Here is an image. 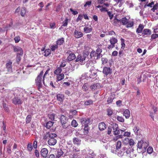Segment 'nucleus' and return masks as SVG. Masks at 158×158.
I'll return each mask as SVG.
<instances>
[{
	"mask_svg": "<svg viewBox=\"0 0 158 158\" xmlns=\"http://www.w3.org/2000/svg\"><path fill=\"white\" fill-rule=\"evenodd\" d=\"M107 115L109 116H110L112 114L113 110L111 109H108L107 110Z\"/></svg>",
	"mask_w": 158,
	"mask_h": 158,
	"instance_id": "nucleus-45",
	"label": "nucleus"
},
{
	"mask_svg": "<svg viewBox=\"0 0 158 158\" xmlns=\"http://www.w3.org/2000/svg\"><path fill=\"white\" fill-rule=\"evenodd\" d=\"M73 152H78L80 151V149L79 148L75 147H73Z\"/></svg>",
	"mask_w": 158,
	"mask_h": 158,
	"instance_id": "nucleus-58",
	"label": "nucleus"
},
{
	"mask_svg": "<svg viewBox=\"0 0 158 158\" xmlns=\"http://www.w3.org/2000/svg\"><path fill=\"white\" fill-rule=\"evenodd\" d=\"M84 31L85 33H89L92 31V28L91 26H85L84 28Z\"/></svg>",
	"mask_w": 158,
	"mask_h": 158,
	"instance_id": "nucleus-20",
	"label": "nucleus"
},
{
	"mask_svg": "<svg viewBox=\"0 0 158 158\" xmlns=\"http://www.w3.org/2000/svg\"><path fill=\"white\" fill-rule=\"evenodd\" d=\"M68 128H67L66 129H67L65 130L66 132H67L66 135H67L71 136L72 133V130L71 129H69Z\"/></svg>",
	"mask_w": 158,
	"mask_h": 158,
	"instance_id": "nucleus-38",
	"label": "nucleus"
},
{
	"mask_svg": "<svg viewBox=\"0 0 158 158\" xmlns=\"http://www.w3.org/2000/svg\"><path fill=\"white\" fill-rule=\"evenodd\" d=\"M71 125L74 127H76L78 125L77 121L75 120H73L71 123Z\"/></svg>",
	"mask_w": 158,
	"mask_h": 158,
	"instance_id": "nucleus-37",
	"label": "nucleus"
},
{
	"mask_svg": "<svg viewBox=\"0 0 158 158\" xmlns=\"http://www.w3.org/2000/svg\"><path fill=\"white\" fill-rule=\"evenodd\" d=\"M57 99L59 101L62 102L64 100V96L62 94H58L57 96Z\"/></svg>",
	"mask_w": 158,
	"mask_h": 158,
	"instance_id": "nucleus-29",
	"label": "nucleus"
},
{
	"mask_svg": "<svg viewBox=\"0 0 158 158\" xmlns=\"http://www.w3.org/2000/svg\"><path fill=\"white\" fill-rule=\"evenodd\" d=\"M129 139L127 137H126L125 138L123 139V143L126 144H128L129 142Z\"/></svg>",
	"mask_w": 158,
	"mask_h": 158,
	"instance_id": "nucleus-48",
	"label": "nucleus"
},
{
	"mask_svg": "<svg viewBox=\"0 0 158 158\" xmlns=\"http://www.w3.org/2000/svg\"><path fill=\"white\" fill-rule=\"evenodd\" d=\"M117 119L118 121L121 122H123L124 121V119L122 117L118 116Z\"/></svg>",
	"mask_w": 158,
	"mask_h": 158,
	"instance_id": "nucleus-53",
	"label": "nucleus"
},
{
	"mask_svg": "<svg viewBox=\"0 0 158 158\" xmlns=\"http://www.w3.org/2000/svg\"><path fill=\"white\" fill-rule=\"evenodd\" d=\"M103 73L106 75H107L111 73V69L110 68L105 67L103 69Z\"/></svg>",
	"mask_w": 158,
	"mask_h": 158,
	"instance_id": "nucleus-15",
	"label": "nucleus"
},
{
	"mask_svg": "<svg viewBox=\"0 0 158 158\" xmlns=\"http://www.w3.org/2000/svg\"><path fill=\"white\" fill-rule=\"evenodd\" d=\"M12 102L15 105H20L22 104L23 102L19 97H15L12 99Z\"/></svg>",
	"mask_w": 158,
	"mask_h": 158,
	"instance_id": "nucleus-11",
	"label": "nucleus"
},
{
	"mask_svg": "<svg viewBox=\"0 0 158 158\" xmlns=\"http://www.w3.org/2000/svg\"><path fill=\"white\" fill-rule=\"evenodd\" d=\"M102 64L103 65L106 64L108 62L107 59L105 58H102L101 59Z\"/></svg>",
	"mask_w": 158,
	"mask_h": 158,
	"instance_id": "nucleus-47",
	"label": "nucleus"
},
{
	"mask_svg": "<svg viewBox=\"0 0 158 158\" xmlns=\"http://www.w3.org/2000/svg\"><path fill=\"white\" fill-rule=\"evenodd\" d=\"M106 127V125L104 122H101L98 125V128L100 130L103 131L105 130Z\"/></svg>",
	"mask_w": 158,
	"mask_h": 158,
	"instance_id": "nucleus-18",
	"label": "nucleus"
},
{
	"mask_svg": "<svg viewBox=\"0 0 158 158\" xmlns=\"http://www.w3.org/2000/svg\"><path fill=\"white\" fill-rule=\"evenodd\" d=\"M88 87L87 86V85L86 84H85L82 87V89L84 91H86L88 89Z\"/></svg>",
	"mask_w": 158,
	"mask_h": 158,
	"instance_id": "nucleus-44",
	"label": "nucleus"
},
{
	"mask_svg": "<svg viewBox=\"0 0 158 158\" xmlns=\"http://www.w3.org/2000/svg\"><path fill=\"white\" fill-rule=\"evenodd\" d=\"M73 142L74 144L80 145L81 144V140L77 137H74L73 139Z\"/></svg>",
	"mask_w": 158,
	"mask_h": 158,
	"instance_id": "nucleus-19",
	"label": "nucleus"
},
{
	"mask_svg": "<svg viewBox=\"0 0 158 158\" xmlns=\"http://www.w3.org/2000/svg\"><path fill=\"white\" fill-rule=\"evenodd\" d=\"M49 132H46L43 135V139H46L49 137Z\"/></svg>",
	"mask_w": 158,
	"mask_h": 158,
	"instance_id": "nucleus-59",
	"label": "nucleus"
},
{
	"mask_svg": "<svg viewBox=\"0 0 158 158\" xmlns=\"http://www.w3.org/2000/svg\"><path fill=\"white\" fill-rule=\"evenodd\" d=\"M57 75L56 77L57 81H60L64 78V74L63 73H61Z\"/></svg>",
	"mask_w": 158,
	"mask_h": 158,
	"instance_id": "nucleus-27",
	"label": "nucleus"
},
{
	"mask_svg": "<svg viewBox=\"0 0 158 158\" xmlns=\"http://www.w3.org/2000/svg\"><path fill=\"white\" fill-rule=\"evenodd\" d=\"M158 8V3H156L154 5L153 8L152 9V10L154 11L155 10H156Z\"/></svg>",
	"mask_w": 158,
	"mask_h": 158,
	"instance_id": "nucleus-64",
	"label": "nucleus"
},
{
	"mask_svg": "<svg viewBox=\"0 0 158 158\" xmlns=\"http://www.w3.org/2000/svg\"><path fill=\"white\" fill-rule=\"evenodd\" d=\"M48 153V150L46 148H43L41 149L40 151L41 155L44 158H46L47 157Z\"/></svg>",
	"mask_w": 158,
	"mask_h": 158,
	"instance_id": "nucleus-13",
	"label": "nucleus"
},
{
	"mask_svg": "<svg viewBox=\"0 0 158 158\" xmlns=\"http://www.w3.org/2000/svg\"><path fill=\"white\" fill-rule=\"evenodd\" d=\"M88 60L89 58L87 55L86 54H84L78 55L75 60V61L84 64L85 62L88 61Z\"/></svg>",
	"mask_w": 158,
	"mask_h": 158,
	"instance_id": "nucleus-1",
	"label": "nucleus"
},
{
	"mask_svg": "<svg viewBox=\"0 0 158 158\" xmlns=\"http://www.w3.org/2000/svg\"><path fill=\"white\" fill-rule=\"evenodd\" d=\"M43 74V72L42 71L40 72V74L37 77V78L35 79V83L37 86L38 87V89H39L42 86V80Z\"/></svg>",
	"mask_w": 158,
	"mask_h": 158,
	"instance_id": "nucleus-4",
	"label": "nucleus"
},
{
	"mask_svg": "<svg viewBox=\"0 0 158 158\" xmlns=\"http://www.w3.org/2000/svg\"><path fill=\"white\" fill-rule=\"evenodd\" d=\"M26 13V9L24 7L22 8L21 11V15L22 16H24Z\"/></svg>",
	"mask_w": 158,
	"mask_h": 158,
	"instance_id": "nucleus-40",
	"label": "nucleus"
},
{
	"mask_svg": "<svg viewBox=\"0 0 158 158\" xmlns=\"http://www.w3.org/2000/svg\"><path fill=\"white\" fill-rule=\"evenodd\" d=\"M64 38H61L58 40L56 42L57 45H60L62 44L64 42Z\"/></svg>",
	"mask_w": 158,
	"mask_h": 158,
	"instance_id": "nucleus-35",
	"label": "nucleus"
},
{
	"mask_svg": "<svg viewBox=\"0 0 158 158\" xmlns=\"http://www.w3.org/2000/svg\"><path fill=\"white\" fill-rule=\"evenodd\" d=\"M120 40H121V45L122 46L121 48L122 49H124L125 48V44L124 43L125 40L123 38H121L120 39Z\"/></svg>",
	"mask_w": 158,
	"mask_h": 158,
	"instance_id": "nucleus-36",
	"label": "nucleus"
},
{
	"mask_svg": "<svg viewBox=\"0 0 158 158\" xmlns=\"http://www.w3.org/2000/svg\"><path fill=\"white\" fill-rule=\"evenodd\" d=\"M110 42L111 44L115 45V44L118 42V40L115 37H112L110 40Z\"/></svg>",
	"mask_w": 158,
	"mask_h": 158,
	"instance_id": "nucleus-25",
	"label": "nucleus"
},
{
	"mask_svg": "<svg viewBox=\"0 0 158 158\" xmlns=\"http://www.w3.org/2000/svg\"><path fill=\"white\" fill-rule=\"evenodd\" d=\"M153 152V148L152 147H149L147 150V152L150 154L152 153Z\"/></svg>",
	"mask_w": 158,
	"mask_h": 158,
	"instance_id": "nucleus-56",
	"label": "nucleus"
},
{
	"mask_svg": "<svg viewBox=\"0 0 158 158\" xmlns=\"http://www.w3.org/2000/svg\"><path fill=\"white\" fill-rule=\"evenodd\" d=\"M76 58V56L73 53H71L67 57V59L69 61H72L74 59H75Z\"/></svg>",
	"mask_w": 158,
	"mask_h": 158,
	"instance_id": "nucleus-21",
	"label": "nucleus"
},
{
	"mask_svg": "<svg viewBox=\"0 0 158 158\" xmlns=\"http://www.w3.org/2000/svg\"><path fill=\"white\" fill-rule=\"evenodd\" d=\"M93 101L91 100H89L85 102L84 104L86 106L93 104Z\"/></svg>",
	"mask_w": 158,
	"mask_h": 158,
	"instance_id": "nucleus-46",
	"label": "nucleus"
},
{
	"mask_svg": "<svg viewBox=\"0 0 158 158\" xmlns=\"http://www.w3.org/2000/svg\"><path fill=\"white\" fill-rule=\"evenodd\" d=\"M12 62L9 61L6 64V68L7 71L9 73H11L12 72Z\"/></svg>",
	"mask_w": 158,
	"mask_h": 158,
	"instance_id": "nucleus-14",
	"label": "nucleus"
},
{
	"mask_svg": "<svg viewBox=\"0 0 158 158\" xmlns=\"http://www.w3.org/2000/svg\"><path fill=\"white\" fill-rule=\"evenodd\" d=\"M151 33V30L148 29H144L143 31V34L144 35H150Z\"/></svg>",
	"mask_w": 158,
	"mask_h": 158,
	"instance_id": "nucleus-26",
	"label": "nucleus"
},
{
	"mask_svg": "<svg viewBox=\"0 0 158 158\" xmlns=\"http://www.w3.org/2000/svg\"><path fill=\"white\" fill-rule=\"evenodd\" d=\"M68 19H66L63 22V24L62 26L64 27L67 26L68 24Z\"/></svg>",
	"mask_w": 158,
	"mask_h": 158,
	"instance_id": "nucleus-57",
	"label": "nucleus"
},
{
	"mask_svg": "<svg viewBox=\"0 0 158 158\" xmlns=\"http://www.w3.org/2000/svg\"><path fill=\"white\" fill-rule=\"evenodd\" d=\"M81 122L82 125L85 126H88L92 124V120L89 118H82L81 119Z\"/></svg>",
	"mask_w": 158,
	"mask_h": 158,
	"instance_id": "nucleus-8",
	"label": "nucleus"
},
{
	"mask_svg": "<svg viewBox=\"0 0 158 158\" xmlns=\"http://www.w3.org/2000/svg\"><path fill=\"white\" fill-rule=\"evenodd\" d=\"M91 153H88V154H87L85 158H94V155L93 152L91 151Z\"/></svg>",
	"mask_w": 158,
	"mask_h": 158,
	"instance_id": "nucleus-34",
	"label": "nucleus"
},
{
	"mask_svg": "<svg viewBox=\"0 0 158 158\" xmlns=\"http://www.w3.org/2000/svg\"><path fill=\"white\" fill-rule=\"evenodd\" d=\"M54 123L53 121H49L46 123L45 127L49 129L53 126Z\"/></svg>",
	"mask_w": 158,
	"mask_h": 158,
	"instance_id": "nucleus-24",
	"label": "nucleus"
},
{
	"mask_svg": "<svg viewBox=\"0 0 158 158\" xmlns=\"http://www.w3.org/2000/svg\"><path fill=\"white\" fill-rule=\"evenodd\" d=\"M113 130V133L114 135L123 134L124 131L119 129L118 128V125L115 123H113L110 126Z\"/></svg>",
	"mask_w": 158,
	"mask_h": 158,
	"instance_id": "nucleus-2",
	"label": "nucleus"
},
{
	"mask_svg": "<svg viewBox=\"0 0 158 158\" xmlns=\"http://www.w3.org/2000/svg\"><path fill=\"white\" fill-rule=\"evenodd\" d=\"M158 37V34H153L151 35V38L152 40H154Z\"/></svg>",
	"mask_w": 158,
	"mask_h": 158,
	"instance_id": "nucleus-63",
	"label": "nucleus"
},
{
	"mask_svg": "<svg viewBox=\"0 0 158 158\" xmlns=\"http://www.w3.org/2000/svg\"><path fill=\"white\" fill-rule=\"evenodd\" d=\"M123 134H120L119 135V136L121 138H123V136H127L129 137L130 136V132H124L123 135H122Z\"/></svg>",
	"mask_w": 158,
	"mask_h": 158,
	"instance_id": "nucleus-28",
	"label": "nucleus"
},
{
	"mask_svg": "<svg viewBox=\"0 0 158 158\" xmlns=\"http://www.w3.org/2000/svg\"><path fill=\"white\" fill-rule=\"evenodd\" d=\"M127 148L126 147H123L121 149V150H114L113 149V148L111 149V152L117 154V155L119 157H122L123 156H125V151L126 150Z\"/></svg>",
	"mask_w": 158,
	"mask_h": 158,
	"instance_id": "nucleus-5",
	"label": "nucleus"
},
{
	"mask_svg": "<svg viewBox=\"0 0 158 158\" xmlns=\"http://www.w3.org/2000/svg\"><path fill=\"white\" fill-rule=\"evenodd\" d=\"M148 144L146 142H144L143 140H141L139 141L138 143V148L137 150L139 149H143L146 150L147 147L148 146Z\"/></svg>",
	"mask_w": 158,
	"mask_h": 158,
	"instance_id": "nucleus-6",
	"label": "nucleus"
},
{
	"mask_svg": "<svg viewBox=\"0 0 158 158\" xmlns=\"http://www.w3.org/2000/svg\"><path fill=\"white\" fill-rule=\"evenodd\" d=\"M63 153V152L61 150L57 152V154L56 157H60Z\"/></svg>",
	"mask_w": 158,
	"mask_h": 158,
	"instance_id": "nucleus-62",
	"label": "nucleus"
},
{
	"mask_svg": "<svg viewBox=\"0 0 158 158\" xmlns=\"http://www.w3.org/2000/svg\"><path fill=\"white\" fill-rule=\"evenodd\" d=\"M31 115H28L26 119V123L27 124L29 123L31 121Z\"/></svg>",
	"mask_w": 158,
	"mask_h": 158,
	"instance_id": "nucleus-41",
	"label": "nucleus"
},
{
	"mask_svg": "<svg viewBox=\"0 0 158 158\" xmlns=\"http://www.w3.org/2000/svg\"><path fill=\"white\" fill-rule=\"evenodd\" d=\"M100 10L102 12H107L109 10H107L106 7H103V6H102V8L100 9Z\"/></svg>",
	"mask_w": 158,
	"mask_h": 158,
	"instance_id": "nucleus-61",
	"label": "nucleus"
},
{
	"mask_svg": "<svg viewBox=\"0 0 158 158\" xmlns=\"http://www.w3.org/2000/svg\"><path fill=\"white\" fill-rule=\"evenodd\" d=\"M90 72V73L89 74V76L91 77H92L95 76L97 74V72L96 70L91 69Z\"/></svg>",
	"mask_w": 158,
	"mask_h": 158,
	"instance_id": "nucleus-30",
	"label": "nucleus"
},
{
	"mask_svg": "<svg viewBox=\"0 0 158 158\" xmlns=\"http://www.w3.org/2000/svg\"><path fill=\"white\" fill-rule=\"evenodd\" d=\"M50 48L51 51H54L58 48V46L57 44H55L51 46Z\"/></svg>",
	"mask_w": 158,
	"mask_h": 158,
	"instance_id": "nucleus-51",
	"label": "nucleus"
},
{
	"mask_svg": "<svg viewBox=\"0 0 158 158\" xmlns=\"http://www.w3.org/2000/svg\"><path fill=\"white\" fill-rule=\"evenodd\" d=\"M57 141L54 138H50L48 141V144L50 146L55 145Z\"/></svg>",
	"mask_w": 158,
	"mask_h": 158,
	"instance_id": "nucleus-17",
	"label": "nucleus"
},
{
	"mask_svg": "<svg viewBox=\"0 0 158 158\" xmlns=\"http://www.w3.org/2000/svg\"><path fill=\"white\" fill-rule=\"evenodd\" d=\"M83 18V15L81 14H80L78 15V17L77 18L76 20L77 22H78L80 20H81Z\"/></svg>",
	"mask_w": 158,
	"mask_h": 158,
	"instance_id": "nucleus-54",
	"label": "nucleus"
},
{
	"mask_svg": "<svg viewBox=\"0 0 158 158\" xmlns=\"http://www.w3.org/2000/svg\"><path fill=\"white\" fill-rule=\"evenodd\" d=\"M143 28V25L142 24H140L136 29V32L138 33H141Z\"/></svg>",
	"mask_w": 158,
	"mask_h": 158,
	"instance_id": "nucleus-22",
	"label": "nucleus"
},
{
	"mask_svg": "<svg viewBox=\"0 0 158 158\" xmlns=\"http://www.w3.org/2000/svg\"><path fill=\"white\" fill-rule=\"evenodd\" d=\"M89 129L88 127V126H85V127H84V133L85 135H86L87 134L88 132H89Z\"/></svg>",
	"mask_w": 158,
	"mask_h": 158,
	"instance_id": "nucleus-42",
	"label": "nucleus"
},
{
	"mask_svg": "<svg viewBox=\"0 0 158 158\" xmlns=\"http://www.w3.org/2000/svg\"><path fill=\"white\" fill-rule=\"evenodd\" d=\"M97 53H97L94 51H92L90 54L91 57L92 58L94 57V58L95 59V57H96V55H97Z\"/></svg>",
	"mask_w": 158,
	"mask_h": 158,
	"instance_id": "nucleus-43",
	"label": "nucleus"
},
{
	"mask_svg": "<svg viewBox=\"0 0 158 158\" xmlns=\"http://www.w3.org/2000/svg\"><path fill=\"white\" fill-rule=\"evenodd\" d=\"M32 148H33L32 145V144L30 143H28L27 145L28 150L29 151L31 152L32 151Z\"/></svg>",
	"mask_w": 158,
	"mask_h": 158,
	"instance_id": "nucleus-50",
	"label": "nucleus"
},
{
	"mask_svg": "<svg viewBox=\"0 0 158 158\" xmlns=\"http://www.w3.org/2000/svg\"><path fill=\"white\" fill-rule=\"evenodd\" d=\"M123 115L126 118H128L130 116V111L128 109L125 110L124 112Z\"/></svg>",
	"mask_w": 158,
	"mask_h": 158,
	"instance_id": "nucleus-23",
	"label": "nucleus"
},
{
	"mask_svg": "<svg viewBox=\"0 0 158 158\" xmlns=\"http://www.w3.org/2000/svg\"><path fill=\"white\" fill-rule=\"evenodd\" d=\"M127 24V28L131 27H132L134 25V22L133 21L128 23Z\"/></svg>",
	"mask_w": 158,
	"mask_h": 158,
	"instance_id": "nucleus-55",
	"label": "nucleus"
},
{
	"mask_svg": "<svg viewBox=\"0 0 158 158\" xmlns=\"http://www.w3.org/2000/svg\"><path fill=\"white\" fill-rule=\"evenodd\" d=\"M68 118L64 115H61L60 117V121L62 127L65 129L68 127L69 125L67 123Z\"/></svg>",
	"mask_w": 158,
	"mask_h": 158,
	"instance_id": "nucleus-3",
	"label": "nucleus"
},
{
	"mask_svg": "<svg viewBox=\"0 0 158 158\" xmlns=\"http://www.w3.org/2000/svg\"><path fill=\"white\" fill-rule=\"evenodd\" d=\"M107 14L110 19L113 18L114 15L111 12L108 10L107 12Z\"/></svg>",
	"mask_w": 158,
	"mask_h": 158,
	"instance_id": "nucleus-52",
	"label": "nucleus"
},
{
	"mask_svg": "<svg viewBox=\"0 0 158 158\" xmlns=\"http://www.w3.org/2000/svg\"><path fill=\"white\" fill-rule=\"evenodd\" d=\"M73 35L74 37L76 38H79L82 37L83 35L81 32L80 31H77L76 30L74 32Z\"/></svg>",
	"mask_w": 158,
	"mask_h": 158,
	"instance_id": "nucleus-16",
	"label": "nucleus"
},
{
	"mask_svg": "<svg viewBox=\"0 0 158 158\" xmlns=\"http://www.w3.org/2000/svg\"><path fill=\"white\" fill-rule=\"evenodd\" d=\"M51 52L50 49H46L44 52V55L46 56H48L51 54Z\"/></svg>",
	"mask_w": 158,
	"mask_h": 158,
	"instance_id": "nucleus-31",
	"label": "nucleus"
},
{
	"mask_svg": "<svg viewBox=\"0 0 158 158\" xmlns=\"http://www.w3.org/2000/svg\"><path fill=\"white\" fill-rule=\"evenodd\" d=\"M101 87V85L99 83H94L90 86V88L93 91L99 89Z\"/></svg>",
	"mask_w": 158,
	"mask_h": 158,
	"instance_id": "nucleus-10",
	"label": "nucleus"
},
{
	"mask_svg": "<svg viewBox=\"0 0 158 158\" xmlns=\"http://www.w3.org/2000/svg\"><path fill=\"white\" fill-rule=\"evenodd\" d=\"M49 137L50 138H54V137L56 136V134L55 133H52L49 132Z\"/></svg>",
	"mask_w": 158,
	"mask_h": 158,
	"instance_id": "nucleus-60",
	"label": "nucleus"
},
{
	"mask_svg": "<svg viewBox=\"0 0 158 158\" xmlns=\"http://www.w3.org/2000/svg\"><path fill=\"white\" fill-rule=\"evenodd\" d=\"M49 69H48L45 72V73H44V76H43V83L45 85V82H44V79H45V78L46 77V75L47 74H48V72H49Z\"/></svg>",
	"mask_w": 158,
	"mask_h": 158,
	"instance_id": "nucleus-49",
	"label": "nucleus"
},
{
	"mask_svg": "<svg viewBox=\"0 0 158 158\" xmlns=\"http://www.w3.org/2000/svg\"><path fill=\"white\" fill-rule=\"evenodd\" d=\"M125 156L128 158H133L134 156H136V155L134 154L133 152L131 151V149L130 148L126 149L125 153Z\"/></svg>",
	"mask_w": 158,
	"mask_h": 158,
	"instance_id": "nucleus-9",
	"label": "nucleus"
},
{
	"mask_svg": "<svg viewBox=\"0 0 158 158\" xmlns=\"http://www.w3.org/2000/svg\"><path fill=\"white\" fill-rule=\"evenodd\" d=\"M14 50L15 52H17L18 53L17 54V56L18 55H22L23 54V51L22 48L16 46L14 47Z\"/></svg>",
	"mask_w": 158,
	"mask_h": 158,
	"instance_id": "nucleus-12",
	"label": "nucleus"
},
{
	"mask_svg": "<svg viewBox=\"0 0 158 158\" xmlns=\"http://www.w3.org/2000/svg\"><path fill=\"white\" fill-rule=\"evenodd\" d=\"M114 25H116L119 22H121L123 25H125L128 23V20L126 17L123 18L120 20L115 18L114 20Z\"/></svg>",
	"mask_w": 158,
	"mask_h": 158,
	"instance_id": "nucleus-7",
	"label": "nucleus"
},
{
	"mask_svg": "<svg viewBox=\"0 0 158 158\" xmlns=\"http://www.w3.org/2000/svg\"><path fill=\"white\" fill-rule=\"evenodd\" d=\"M48 116L49 119H50L52 121L54 120L55 118V114L53 113L49 114H48Z\"/></svg>",
	"mask_w": 158,
	"mask_h": 158,
	"instance_id": "nucleus-39",
	"label": "nucleus"
},
{
	"mask_svg": "<svg viewBox=\"0 0 158 158\" xmlns=\"http://www.w3.org/2000/svg\"><path fill=\"white\" fill-rule=\"evenodd\" d=\"M62 70L61 68L59 67L54 71V73L56 75L59 74Z\"/></svg>",
	"mask_w": 158,
	"mask_h": 158,
	"instance_id": "nucleus-32",
	"label": "nucleus"
},
{
	"mask_svg": "<svg viewBox=\"0 0 158 158\" xmlns=\"http://www.w3.org/2000/svg\"><path fill=\"white\" fill-rule=\"evenodd\" d=\"M121 146V142L120 141H118L117 143L116 148H114V149L117 150H118V149H120Z\"/></svg>",
	"mask_w": 158,
	"mask_h": 158,
	"instance_id": "nucleus-33",
	"label": "nucleus"
}]
</instances>
